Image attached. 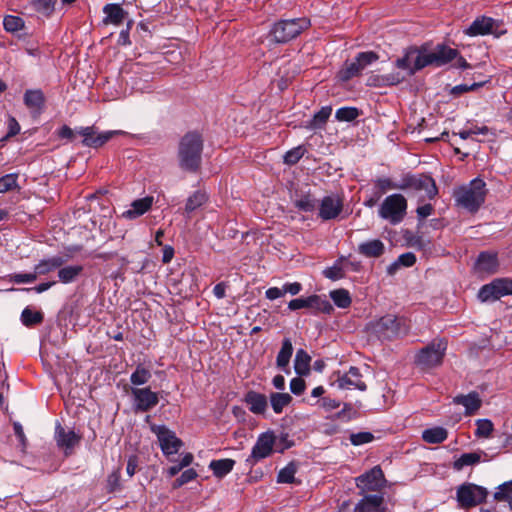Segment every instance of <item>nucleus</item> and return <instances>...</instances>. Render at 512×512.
<instances>
[{"mask_svg":"<svg viewBox=\"0 0 512 512\" xmlns=\"http://www.w3.org/2000/svg\"><path fill=\"white\" fill-rule=\"evenodd\" d=\"M204 149L203 135L198 131H188L179 140L177 146L178 166L188 173L199 172Z\"/></svg>","mask_w":512,"mask_h":512,"instance_id":"obj_1","label":"nucleus"},{"mask_svg":"<svg viewBox=\"0 0 512 512\" xmlns=\"http://www.w3.org/2000/svg\"><path fill=\"white\" fill-rule=\"evenodd\" d=\"M487 192L486 183L480 178H475L469 184L455 189L453 196L458 207L476 213L484 204Z\"/></svg>","mask_w":512,"mask_h":512,"instance_id":"obj_2","label":"nucleus"},{"mask_svg":"<svg viewBox=\"0 0 512 512\" xmlns=\"http://www.w3.org/2000/svg\"><path fill=\"white\" fill-rule=\"evenodd\" d=\"M310 25V20L305 17L279 20L273 24L269 35L273 42L285 44L298 37Z\"/></svg>","mask_w":512,"mask_h":512,"instance_id":"obj_3","label":"nucleus"},{"mask_svg":"<svg viewBox=\"0 0 512 512\" xmlns=\"http://www.w3.org/2000/svg\"><path fill=\"white\" fill-rule=\"evenodd\" d=\"M374 327L380 337L391 340L406 336L411 325L410 321L404 316L388 314L381 317Z\"/></svg>","mask_w":512,"mask_h":512,"instance_id":"obj_4","label":"nucleus"},{"mask_svg":"<svg viewBox=\"0 0 512 512\" xmlns=\"http://www.w3.org/2000/svg\"><path fill=\"white\" fill-rule=\"evenodd\" d=\"M488 490L474 483L465 482L456 489V501L461 509H471L486 503Z\"/></svg>","mask_w":512,"mask_h":512,"instance_id":"obj_5","label":"nucleus"},{"mask_svg":"<svg viewBox=\"0 0 512 512\" xmlns=\"http://www.w3.org/2000/svg\"><path fill=\"white\" fill-rule=\"evenodd\" d=\"M447 342L444 339H435L423 347L415 356V363L421 369H431L442 364Z\"/></svg>","mask_w":512,"mask_h":512,"instance_id":"obj_6","label":"nucleus"},{"mask_svg":"<svg viewBox=\"0 0 512 512\" xmlns=\"http://www.w3.org/2000/svg\"><path fill=\"white\" fill-rule=\"evenodd\" d=\"M407 211V200L402 194L387 196L379 208V216L395 225L400 223Z\"/></svg>","mask_w":512,"mask_h":512,"instance_id":"obj_7","label":"nucleus"},{"mask_svg":"<svg viewBox=\"0 0 512 512\" xmlns=\"http://www.w3.org/2000/svg\"><path fill=\"white\" fill-rule=\"evenodd\" d=\"M402 190L411 189L416 192H424L425 197L433 199L438 194L435 180L427 174L407 173L401 178Z\"/></svg>","mask_w":512,"mask_h":512,"instance_id":"obj_8","label":"nucleus"},{"mask_svg":"<svg viewBox=\"0 0 512 512\" xmlns=\"http://www.w3.org/2000/svg\"><path fill=\"white\" fill-rule=\"evenodd\" d=\"M378 58V55L373 51L359 53L353 61L345 62L343 68L338 73L340 80L348 81L360 75L368 65L378 60Z\"/></svg>","mask_w":512,"mask_h":512,"instance_id":"obj_9","label":"nucleus"},{"mask_svg":"<svg viewBox=\"0 0 512 512\" xmlns=\"http://www.w3.org/2000/svg\"><path fill=\"white\" fill-rule=\"evenodd\" d=\"M276 439L277 438L273 431L261 433L246 461L249 464L254 465L262 459L269 457L273 453V447L276 443Z\"/></svg>","mask_w":512,"mask_h":512,"instance_id":"obj_10","label":"nucleus"},{"mask_svg":"<svg viewBox=\"0 0 512 512\" xmlns=\"http://www.w3.org/2000/svg\"><path fill=\"white\" fill-rule=\"evenodd\" d=\"M77 133L83 137L82 145L85 147L99 148L106 144L116 135H123L121 130H112L98 133L95 126L81 127Z\"/></svg>","mask_w":512,"mask_h":512,"instance_id":"obj_11","label":"nucleus"},{"mask_svg":"<svg viewBox=\"0 0 512 512\" xmlns=\"http://www.w3.org/2000/svg\"><path fill=\"white\" fill-rule=\"evenodd\" d=\"M130 393L135 412H148L159 403L158 393L153 392L150 387H132Z\"/></svg>","mask_w":512,"mask_h":512,"instance_id":"obj_12","label":"nucleus"},{"mask_svg":"<svg viewBox=\"0 0 512 512\" xmlns=\"http://www.w3.org/2000/svg\"><path fill=\"white\" fill-rule=\"evenodd\" d=\"M384 483L385 478L380 466H375L356 478V486L362 492L379 491L384 487Z\"/></svg>","mask_w":512,"mask_h":512,"instance_id":"obj_13","label":"nucleus"},{"mask_svg":"<svg viewBox=\"0 0 512 512\" xmlns=\"http://www.w3.org/2000/svg\"><path fill=\"white\" fill-rule=\"evenodd\" d=\"M152 431L157 435L160 447L165 455L176 454L183 445L175 433L166 426H153Z\"/></svg>","mask_w":512,"mask_h":512,"instance_id":"obj_14","label":"nucleus"},{"mask_svg":"<svg viewBox=\"0 0 512 512\" xmlns=\"http://www.w3.org/2000/svg\"><path fill=\"white\" fill-rule=\"evenodd\" d=\"M55 440L58 447L64 449L66 456L73 453L76 446L81 441V435L77 434L74 430H66L60 423L55 428Z\"/></svg>","mask_w":512,"mask_h":512,"instance_id":"obj_15","label":"nucleus"},{"mask_svg":"<svg viewBox=\"0 0 512 512\" xmlns=\"http://www.w3.org/2000/svg\"><path fill=\"white\" fill-rule=\"evenodd\" d=\"M343 209V202L339 196H325L319 206V217L324 220L335 219Z\"/></svg>","mask_w":512,"mask_h":512,"instance_id":"obj_16","label":"nucleus"},{"mask_svg":"<svg viewBox=\"0 0 512 512\" xmlns=\"http://www.w3.org/2000/svg\"><path fill=\"white\" fill-rule=\"evenodd\" d=\"M105 17L102 20L104 25L120 26L125 21L130 20L129 14L120 4L108 3L103 7Z\"/></svg>","mask_w":512,"mask_h":512,"instance_id":"obj_17","label":"nucleus"},{"mask_svg":"<svg viewBox=\"0 0 512 512\" xmlns=\"http://www.w3.org/2000/svg\"><path fill=\"white\" fill-rule=\"evenodd\" d=\"M336 382L338 387L341 389L356 388L361 391H365L367 388L364 381H362V375L360 373V370L354 366L350 367L348 372L340 376Z\"/></svg>","mask_w":512,"mask_h":512,"instance_id":"obj_18","label":"nucleus"},{"mask_svg":"<svg viewBox=\"0 0 512 512\" xmlns=\"http://www.w3.org/2000/svg\"><path fill=\"white\" fill-rule=\"evenodd\" d=\"M153 204V197L146 196L141 199H137L131 203V208L124 211L122 213V217L125 219H136L143 214H145L148 210L151 209Z\"/></svg>","mask_w":512,"mask_h":512,"instance_id":"obj_19","label":"nucleus"},{"mask_svg":"<svg viewBox=\"0 0 512 512\" xmlns=\"http://www.w3.org/2000/svg\"><path fill=\"white\" fill-rule=\"evenodd\" d=\"M498 266L496 253L481 252L476 261V269L481 273L494 274L498 271Z\"/></svg>","mask_w":512,"mask_h":512,"instance_id":"obj_20","label":"nucleus"},{"mask_svg":"<svg viewBox=\"0 0 512 512\" xmlns=\"http://www.w3.org/2000/svg\"><path fill=\"white\" fill-rule=\"evenodd\" d=\"M358 253L367 258H378L384 254L385 245L379 239H373L358 245Z\"/></svg>","mask_w":512,"mask_h":512,"instance_id":"obj_21","label":"nucleus"},{"mask_svg":"<svg viewBox=\"0 0 512 512\" xmlns=\"http://www.w3.org/2000/svg\"><path fill=\"white\" fill-rule=\"evenodd\" d=\"M494 20L489 17H478L465 30V34L469 36L486 35L493 29Z\"/></svg>","mask_w":512,"mask_h":512,"instance_id":"obj_22","label":"nucleus"},{"mask_svg":"<svg viewBox=\"0 0 512 512\" xmlns=\"http://www.w3.org/2000/svg\"><path fill=\"white\" fill-rule=\"evenodd\" d=\"M432 54L435 61V66L440 67L457 58L459 52L456 49L439 44L432 51Z\"/></svg>","mask_w":512,"mask_h":512,"instance_id":"obj_23","label":"nucleus"},{"mask_svg":"<svg viewBox=\"0 0 512 512\" xmlns=\"http://www.w3.org/2000/svg\"><path fill=\"white\" fill-rule=\"evenodd\" d=\"M454 402L463 405L466 409V415L474 414L481 407L482 401L477 392H471L467 395H458Z\"/></svg>","mask_w":512,"mask_h":512,"instance_id":"obj_24","label":"nucleus"},{"mask_svg":"<svg viewBox=\"0 0 512 512\" xmlns=\"http://www.w3.org/2000/svg\"><path fill=\"white\" fill-rule=\"evenodd\" d=\"M249 409L254 414H263L267 408V398L264 394L249 391L245 397Z\"/></svg>","mask_w":512,"mask_h":512,"instance_id":"obj_25","label":"nucleus"},{"mask_svg":"<svg viewBox=\"0 0 512 512\" xmlns=\"http://www.w3.org/2000/svg\"><path fill=\"white\" fill-rule=\"evenodd\" d=\"M383 500L380 495H367L357 503L354 512H378Z\"/></svg>","mask_w":512,"mask_h":512,"instance_id":"obj_26","label":"nucleus"},{"mask_svg":"<svg viewBox=\"0 0 512 512\" xmlns=\"http://www.w3.org/2000/svg\"><path fill=\"white\" fill-rule=\"evenodd\" d=\"M65 262L66 259H64L62 256H54L49 259L41 260L35 266V273L37 276L48 274L49 272L60 268Z\"/></svg>","mask_w":512,"mask_h":512,"instance_id":"obj_27","label":"nucleus"},{"mask_svg":"<svg viewBox=\"0 0 512 512\" xmlns=\"http://www.w3.org/2000/svg\"><path fill=\"white\" fill-rule=\"evenodd\" d=\"M293 354V345L289 338H284L282 346L276 357V365L278 368L285 370L290 363Z\"/></svg>","mask_w":512,"mask_h":512,"instance_id":"obj_28","label":"nucleus"},{"mask_svg":"<svg viewBox=\"0 0 512 512\" xmlns=\"http://www.w3.org/2000/svg\"><path fill=\"white\" fill-rule=\"evenodd\" d=\"M45 102L44 94L41 90H27L24 94V104L30 110L40 111Z\"/></svg>","mask_w":512,"mask_h":512,"instance_id":"obj_29","label":"nucleus"},{"mask_svg":"<svg viewBox=\"0 0 512 512\" xmlns=\"http://www.w3.org/2000/svg\"><path fill=\"white\" fill-rule=\"evenodd\" d=\"M311 357L304 349H298L294 359V369L299 376L310 372Z\"/></svg>","mask_w":512,"mask_h":512,"instance_id":"obj_30","label":"nucleus"},{"mask_svg":"<svg viewBox=\"0 0 512 512\" xmlns=\"http://www.w3.org/2000/svg\"><path fill=\"white\" fill-rule=\"evenodd\" d=\"M57 0H29L32 11L49 18L55 10Z\"/></svg>","mask_w":512,"mask_h":512,"instance_id":"obj_31","label":"nucleus"},{"mask_svg":"<svg viewBox=\"0 0 512 512\" xmlns=\"http://www.w3.org/2000/svg\"><path fill=\"white\" fill-rule=\"evenodd\" d=\"M448 437V431L443 427H433L422 432V439L429 444H440Z\"/></svg>","mask_w":512,"mask_h":512,"instance_id":"obj_32","label":"nucleus"},{"mask_svg":"<svg viewBox=\"0 0 512 512\" xmlns=\"http://www.w3.org/2000/svg\"><path fill=\"white\" fill-rule=\"evenodd\" d=\"M234 465L235 461L233 459L226 458L212 460L209 464V468L213 471L214 476L223 478L232 471Z\"/></svg>","mask_w":512,"mask_h":512,"instance_id":"obj_33","label":"nucleus"},{"mask_svg":"<svg viewBox=\"0 0 512 512\" xmlns=\"http://www.w3.org/2000/svg\"><path fill=\"white\" fill-rule=\"evenodd\" d=\"M83 269L82 265L61 266L58 271L59 281L64 284L72 283L82 274Z\"/></svg>","mask_w":512,"mask_h":512,"instance_id":"obj_34","label":"nucleus"},{"mask_svg":"<svg viewBox=\"0 0 512 512\" xmlns=\"http://www.w3.org/2000/svg\"><path fill=\"white\" fill-rule=\"evenodd\" d=\"M208 201V195L203 190L195 191L186 201L185 213L189 216L197 208L203 206Z\"/></svg>","mask_w":512,"mask_h":512,"instance_id":"obj_35","label":"nucleus"},{"mask_svg":"<svg viewBox=\"0 0 512 512\" xmlns=\"http://www.w3.org/2000/svg\"><path fill=\"white\" fill-rule=\"evenodd\" d=\"M332 112V108L330 106L322 107L311 120H309L306 124V128L310 130H316L322 128L327 120L329 119Z\"/></svg>","mask_w":512,"mask_h":512,"instance_id":"obj_36","label":"nucleus"},{"mask_svg":"<svg viewBox=\"0 0 512 512\" xmlns=\"http://www.w3.org/2000/svg\"><path fill=\"white\" fill-rule=\"evenodd\" d=\"M292 402V396L289 393L273 392L270 395V403L276 414L282 413L284 407Z\"/></svg>","mask_w":512,"mask_h":512,"instance_id":"obj_37","label":"nucleus"},{"mask_svg":"<svg viewBox=\"0 0 512 512\" xmlns=\"http://www.w3.org/2000/svg\"><path fill=\"white\" fill-rule=\"evenodd\" d=\"M309 308L314 309L315 312H322L328 315L334 310L332 304L319 295L309 296Z\"/></svg>","mask_w":512,"mask_h":512,"instance_id":"obj_38","label":"nucleus"},{"mask_svg":"<svg viewBox=\"0 0 512 512\" xmlns=\"http://www.w3.org/2000/svg\"><path fill=\"white\" fill-rule=\"evenodd\" d=\"M429 65L435 66L432 51L429 53H421L417 50L416 54L414 55V64L410 70V75H413L416 71H419Z\"/></svg>","mask_w":512,"mask_h":512,"instance_id":"obj_39","label":"nucleus"},{"mask_svg":"<svg viewBox=\"0 0 512 512\" xmlns=\"http://www.w3.org/2000/svg\"><path fill=\"white\" fill-rule=\"evenodd\" d=\"M44 316L40 311H33L29 307H26L21 313V321L24 326L32 327L43 322Z\"/></svg>","mask_w":512,"mask_h":512,"instance_id":"obj_40","label":"nucleus"},{"mask_svg":"<svg viewBox=\"0 0 512 512\" xmlns=\"http://www.w3.org/2000/svg\"><path fill=\"white\" fill-rule=\"evenodd\" d=\"M481 456L479 453H464L453 463V468L457 471L462 470L465 466L475 465L479 463Z\"/></svg>","mask_w":512,"mask_h":512,"instance_id":"obj_41","label":"nucleus"},{"mask_svg":"<svg viewBox=\"0 0 512 512\" xmlns=\"http://www.w3.org/2000/svg\"><path fill=\"white\" fill-rule=\"evenodd\" d=\"M151 376L150 370L139 364L131 374L130 382L135 386L144 385L150 380Z\"/></svg>","mask_w":512,"mask_h":512,"instance_id":"obj_42","label":"nucleus"},{"mask_svg":"<svg viewBox=\"0 0 512 512\" xmlns=\"http://www.w3.org/2000/svg\"><path fill=\"white\" fill-rule=\"evenodd\" d=\"M330 297L339 308H348L351 305L350 294L345 289H336L331 291Z\"/></svg>","mask_w":512,"mask_h":512,"instance_id":"obj_43","label":"nucleus"},{"mask_svg":"<svg viewBox=\"0 0 512 512\" xmlns=\"http://www.w3.org/2000/svg\"><path fill=\"white\" fill-rule=\"evenodd\" d=\"M407 241L411 247L423 251L429 250L432 244L429 238L420 233L407 237Z\"/></svg>","mask_w":512,"mask_h":512,"instance_id":"obj_44","label":"nucleus"},{"mask_svg":"<svg viewBox=\"0 0 512 512\" xmlns=\"http://www.w3.org/2000/svg\"><path fill=\"white\" fill-rule=\"evenodd\" d=\"M375 187L378 189V198L388 190L398 189L402 190L401 181L399 183L393 182L390 178H378L375 180Z\"/></svg>","mask_w":512,"mask_h":512,"instance_id":"obj_45","label":"nucleus"},{"mask_svg":"<svg viewBox=\"0 0 512 512\" xmlns=\"http://www.w3.org/2000/svg\"><path fill=\"white\" fill-rule=\"evenodd\" d=\"M359 115L360 111L355 107H342L339 108L335 113L336 119L341 122H351L355 120Z\"/></svg>","mask_w":512,"mask_h":512,"instance_id":"obj_46","label":"nucleus"},{"mask_svg":"<svg viewBox=\"0 0 512 512\" xmlns=\"http://www.w3.org/2000/svg\"><path fill=\"white\" fill-rule=\"evenodd\" d=\"M476 426L475 436L479 438H489L494 429V425L489 419H478Z\"/></svg>","mask_w":512,"mask_h":512,"instance_id":"obj_47","label":"nucleus"},{"mask_svg":"<svg viewBox=\"0 0 512 512\" xmlns=\"http://www.w3.org/2000/svg\"><path fill=\"white\" fill-rule=\"evenodd\" d=\"M499 299L505 295H512V280L509 278H498L492 281Z\"/></svg>","mask_w":512,"mask_h":512,"instance_id":"obj_48","label":"nucleus"},{"mask_svg":"<svg viewBox=\"0 0 512 512\" xmlns=\"http://www.w3.org/2000/svg\"><path fill=\"white\" fill-rule=\"evenodd\" d=\"M297 471V466L295 463L291 462L286 467L281 469L277 476V481L279 483H293L295 480V473Z\"/></svg>","mask_w":512,"mask_h":512,"instance_id":"obj_49","label":"nucleus"},{"mask_svg":"<svg viewBox=\"0 0 512 512\" xmlns=\"http://www.w3.org/2000/svg\"><path fill=\"white\" fill-rule=\"evenodd\" d=\"M416 52V48L409 49L402 58H398L396 60V66L399 69L408 71V74L410 75V70L412 69L414 64V55L416 54Z\"/></svg>","mask_w":512,"mask_h":512,"instance_id":"obj_50","label":"nucleus"},{"mask_svg":"<svg viewBox=\"0 0 512 512\" xmlns=\"http://www.w3.org/2000/svg\"><path fill=\"white\" fill-rule=\"evenodd\" d=\"M478 298L481 302L496 301L499 299L494 288L493 282L482 286L478 292Z\"/></svg>","mask_w":512,"mask_h":512,"instance_id":"obj_51","label":"nucleus"},{"mask_svg":"<svg viewBox=\"0 0 512 512\" xmlns=\"http://www.w3.org/2000/svg\"><path fill=\"white\" fill-rule=\"evenodd\" d=\"M4 29L8 32H17L24 27L22 18L13 15H7L3 20Z\"/></svg>","mask_w":512,"mask_h":512,"instance_id":"obj_52","label":"nucleus"},{"mask_svg":"<svg viewBox=\"0 0 512 512\" xmlns=\"http://www.w3.org/2000/svg\"><path fill=\"white\" fill-rule=\"evenodd\" d=\"M17 174H6L0 178V193H5L17 187Z\"/></svg>","mask_w":512,"mask_h":512,"instance_id":"obj_53","label":"nucleus"},{"mask_svg":"<svg viewBox=\"0 0 512 512\" xmlns=\"http://www.w3.org/2000/svg\"><path fill=\"white\" fill-rule=\"evenodd\" d=\"M304 153L305 149L303 146L295 147L285 153L284 163L288 165H294L303 157Z\"/></svg>","mask_w":512,"mask_h":512,"instance_id":"obj_54","label":"nucleus"},{"mask_svg":"<svg viewBox=\"0 0 512 512\" xmlns=\"http://www.w3.org/2000/svg\"><path fill=\"white\" fill-rule=\"evenodd\" d=\"M295 206L304 212H311L316 207V201L310 195H304L295 201Z\"/></svg>","mask_w":512,"mask_h":512,"instance_id":"obj_55","label":"nucleus"},{"mask_svg":"<svg viewBox=\"0 0 512 512\" xmlns=\"http://www.w3.org/2000/svg\"><path fill=\"white\" fill-rule=\"evenodd\" d=\"M197 477V472L195 471V469L193 468H190V469H187L185 470L181 475L180 477H178L174 482H173V488L174 489H177V488H180L181 486H183L184 484L194 480L195 478Z\"/></svg>","mask_w":512,"mask_h":512,"instance_id":"obj_56","label":"nucleus"},{"mask_svg":"<svg viewBox=\"0 0 512 512\" xmlns=\"http://www.w3.org/2000/svg\"><path fill=\"white\" fill-rule=\"evenodd\" d=\"M374 435L371 432H358L350 435V442L355 445H363L373 441Z\"/></svg>","mask_w":512,"mask_h":512,"instance_id":"obj_57","label":"nucleus"},{"mask_svg":"<svg viewBox=\"0 0 512 512\" xmlns=\"http://www.w3.org/2000/svg\"><path fill=\"white\" fill-rule=\"evenodd\" d=\"M37 279L36 273H15L9 275V280L16 284L32 283Z\"/></svg>","mask_w":512,"mask_h":512,"instance_id":"obj_58","label":"nucleus"},{"mask_svg":"<svg viewBox=\"0 0 512 512\" xmlns=\"http://www.w3.org/2000/svg\"><path fill=\"white\" fill-rule=\"evenodd\" d=\"M483 85V83H473L471 85H467V84H460V85H457L455 87L452 88L451 90V93L455 96H459L463 93H466L468 91H473L479 87H481Z\"/></svg>","mask_w":512,"mask_h":512,"instance_id":"obj_59","label":"nucleus"},{"mask_svg":"<svg viewBox=\"0 0 512 512\" xmlns=\"http://www.w3.org/2000/svg\"><path fill=\"white\" fill-rule=\"evenodd\" d=\"M306 388V383L301 377H295L290 381V390L295 395H301Z\"/></svg>","mask_w":512,"mask_h":512,"instance_id":"obj_60","label":"nucleus"},{"mask_svg":"<svg viewBox=\"0 0 512 512\" xmlns=\"http://www.w3.org/2000/svg\"><path fill=\"white\" fill-rule=\"evenodd\" d=\"M107 487L109 492H114L120 488V471L112 472L107 479Z\"/></svg>","mask_w":512,"mask_h":512,"instance_id":"obj_61","label":"nucleus"},{"mask_svg":"<svg viewBox=\"0 0 512 512\" xmlns=\"http://www.w3.org/2000/svg\"><path fill=\"white\" fill-rule=\"evenodd\" d=\"M76 134H78L77 130L74 131L67 125H63L57 132L59 138L67 139L70 142L74 141Z\"/></svg>","mask_w":512,"mask_h":512,"instance_id":"obj_62","label":"nucleus"},{"mask_svg":"<svg viewBox=\"0 0 512 512\" xmlns=\"http://www.w3.org/2000/svg\"><path fill=\"white\" fill-rule=\"evenodd\" d=\"M132 25H133V20H128L126 29H123L119 34L118 44L123 45V46L131 44L129 32H130Z\"/></svg>","mask_w":512,"mask_h":512,"instance_id":"obj_63","label":"nucleus"},{"mask_svg":"<svg viewBox=\"0 0 512 512\" xmlns=\"http://www.w3.org/2000/svg\"><path fill=\"white\" fill-rule=\"evenodd\" d=\"M397 261L400 266L411 267L416 262V256L411 252H407V253L400 255L398 257Z\"/></svg>","mask_w":512,"mask_h":512,"instance_id":"obj_64","label":"nucleus"}]
</instances>
